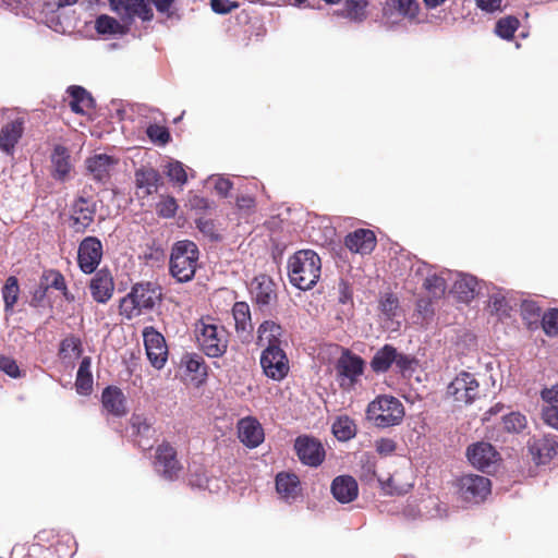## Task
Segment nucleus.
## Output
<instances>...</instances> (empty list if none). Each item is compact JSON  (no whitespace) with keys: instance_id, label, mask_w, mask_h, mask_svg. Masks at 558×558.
<instances>
[{"instance_id":"obj_33","label":"nucleus","mask_w":558,"mask_h":558,"mask_svg":"<svg viewBox=\"0 0 558 558\" xmlns=\"http://www.w3.org/2000/svg\"><path fill=\"white\" fill-rule=\"evenodd\" d=\"M396 360V348L385 344L373 356L371 367L375 373H386Z\"/></svg>"},{"instance_id":"obj_54","label":"nucleus","mask_w":558,"mask_h":558,"mask_svg":"<svg viewBox=\"0 0 558 558\" xmlns=\"http://www.w3.org/2000/svg\"><path fill=\"white\" fill-rule=\"evenodd\" d=\"M130 423L135 435H147L151 428L150 423L142 415H132Z\"/></svg>"},{"instance_id":"obj_32","label":"nucleus","mask_w":558,"mask_h":558,"mask_svg":"<svg viewBox=\"0 0 558 558\" xmlns=\"http://www.w3.org/2000/svg\"><path fill=\"white\" fill-rule=\"evenodd\" d=\"M92 360L89 356L82 359L77 369L75 388L80 395H89L93 389V375L90 372Z\"/></svg>"},{"instance_id":"obj_7","label":"nucleus","mask_w":558,"mask_h":558,"mask_svg":"<svg viewBox=\"0 0 558 558\" xmlns=\"http://www.w3.org/2000/svg\"><path fill=\"white\" fill-rule=\"evenodd\" d=\"M154 465L157 472L167 481L178 480L183 471L178 451L169 441H162L157 446Z\"/></svg>"},{"instance_id":"obj_23","label":"nucleus","mask_w":558,"mask_h":558,"mask_svg":"<svg viewBox=\"0 0 558 558\" xmlns=\"http://www.w3.org/2000/svg\"><path fill=\"white\" fill-rule=\"evenodd\" d=\"M101 403L111 415L122 417L128 413L126 399L119 387L108 386L102 390Z\"/></svg>"},{"instance_id":"obj_27","label":"nucleus","mask_w":558,"mask_h":558,"mask_svg":"<svg viewBox=\"0 0 558 558\" xmlns=\"http://www.w3.org/2000/svg\"><path fill=\"white\" fill-rule=\"evenodd\" d=\"M24 132V123L16 119L4 124L0 131V148L8 155H13L15 145Z\"/></svg>"},{"instance_id":"obj_13","label":"nucleus","mask_w":558,"mask_h":558,"mask_svg":"<svg viewBox=\"0 0 558 558\" xmlns=\"http://www.w3.org/2000/svg\"><path fill=\"white\" fill-rule=\"evenodd\" d=\"M146 355L156 369H161L168 360V348L163 336L154 327L143 330Z\"/></svg>"},{"instance_id":"obj_49","label":"nucleus","mask_w":558,"mask_h":558,"mask_svg":"<svg viewBox=\"0 0 558 558\" xmlns=\"http://www.w3.org/2000/svg\"><path fill=\"white\" fill-rule=\"evenodd\" d=\"M41 279L47 282L45 291L48 288H53L58 291L65 290L66 283L64 276L57 269L45 270Z\"/></svg>"},{"instance_id":"obj_35","label":"nucleus","mask_w":558,"mask_h":558,"mask_svg":"<svg viewBox=\"0 0 558 558\" xmlns=\"http://www.w3.org/2000/svg\"><path fill=\"white\" fill-rule=\"evenodd\" d=\"M478 281L474 276L462 275L454 282V291L463 302H470L476 295Z\"/></svg>"},{"instance_id":"obj_57","label":"nucleus","mask_w":558,"mask_h":558,"mask_svg":"<svg viewBox=\"0 0 558 558\" xmlns=\"http://www.w3.org/2000/svg\"><path fill=\"white\" fill-rule=\"evenodd\" d=\"M398 307V299L393 294H386L380 300V310L388 316H393Z\"/></svg>"},{"instance_id":"obj_46","label":"nucleus","mask_w":558,"mask_h":558,"mask_svg":"<svg viewBox=\"0 0 558 558\" xmlns=\"http://www.w3.org/2000/svg\"><path fill=\"white\" fill-rule=\"evenodd\" d=\"M398 13L409 20L416 19L420 5L416 0H392Z\"/></svg>"},{"instance_id":"obj_22","label":"nucleus","mask_w":558,"mask_h":558,"mask_svg":"<svg viewBox=\"0 0 558 558\" xmlns=\"http://www.w3.org/2000/svg\"><path fill=\"white\" fill-rule=\"evenodd\" d=\"M238 430L239 439L248 448H256L264 441V429L254 417L248 416L240 420Z\"/></svg>"},{"instance_id":"obj_37","label":"nucleus","mask_w":558,"mask_h":558,"mask_svg":"<svg viewBox=\"0 0 558 558\" xmlns=\"http://www.w3.org/2000/svg\"><path fill=\"white\" fill-rule=\"evenodd\" d=\"M332 433L340 441H348L356 435V425L348 415L339 416L332 424Z\"/></svg>"},{"instance_id":"obj_56","label":"nucleus","mask_w":558,"mask_h":558,"mask_svg":"<svg viewBox=\"0 0 558 558\" xmlns=\"http://www.w3.org/2000/svg\"><path fill=\"white\" fill-rule=\"evenodd\" d=\"M378 454L383 457L391 456L397 449V442L391 438H379L375 442Z\"/></svg>"},{"instance_id":"obj_4","label":"nucleus","mask_w":558,"mask_h":558,"mask_svg":"<svg viewBox=\"0 0 558 558\" xmlns=\"http://www.w3.org/2000/svg\"><path fill=\"white\" fill-rule=\"evenodd\" d=\"M195 337L199 349L209 357H220L227 352L229 332L211 317L196 323Z\"/></svg>"},{"instance_id":"obj_30","label":"nucleus","mask_w":558,"mask_h":558,"mask_svg":"<svg viewBox=\"0 0 558 558\" xmlns=\"http://www.w3.org/2000/svg\"><path fill=\"white\" fill-rule=\"evenodd\" d=\"M53 178L63 181L71 171L70 154L66 147L57 145L51 155Z\"/></svg>"},{"instance_id":"obj_39","label":"nucleus","mask_w":558,"mask_h":558,"mask_svg":"<svg viewBox=\"0 0 558 558\" xmlns=\"http://www.w3.org/2000/svg\"><path fill=\"white\" fill-rule=\"evenodd\" d=\"M369 0H345L344 10L348 19L354 22H363L367 17Z\"/></svg>"},{"instance_id":"obj_60","label":"nucleus","mask_w":558,"mask_h":558,"mask_svg":"<svg viewBox=\"0 0 558 558\" xmlns=\"http://www.w3.org/2000/svg\"><path fill=\"white\" fill-rule=\"evenodd\" d=\"M236 206L241 210L251 211L255 208V198L250 195H240L236 197Z\"/></svg>"},{"instance_id":"obj_12","label":"nucleus","mask_w":558,"mask_h":558,"mask_svg":"<svg viewBox=\"0 0 558 558\" xmlns=\"http://www.w3.org/2000/svg\"><path fill=\"white\" fill-rule=\"evenodd\" d=\"M102 258V243L96 236L83 239L77 250V264L84 274H93Z\"/></svg>"},{"instance_id":"obj_26","label":"nucleus","mask_w":558,"mask_h":558,"mask_svg":"<svg viewBox=\"0 0 558 558\" xmlns=\"http://www.w3.org/2000/svg\"><path fill=\"white\" fill-rule=\"evenodd\" d=\"M331 493L339 502L349 504L357 497L359 486L354 477L340 475L332 481Z\"/></svg>"},{"instance_id":"obj_38","label":"nucleus","mask_w":558,"mask_h":558,"mask_svg":"<svg viewBox=\"0 0 558 558\" xmlns=\"http://www.w3.org/2000/svg\"><path fill=\"white\" fill-rule=\"evenodd\" d=\"M20 286L15 276H10L2 288V298L5 313H12L15 303L19 300Z\"/></svg>"},{"instance_id":"obj_11","label":"nucleus","mask_w":558,"mask_h":558,"mask_svg":"<svg viewBox=\"0 0 558 558\" xmlns=\"http://www.w3.org/2000/svg\"><path fill=\"white\" fill-rule=\"evenodd\" d=\"M480 384L475 376L468 372H461L448 386V395L454 401L470 404L480 397Z\"/></svg>"},{"instance_id":"obj_34","label":"nucleus","mask_w":558,"mask_h":558,"mask_svg":"<svg viewBox=\"0 0 558 558\" xmlns=\"http://www.w3.org/2000/svg\"><path fill=\"white\" fill-rule=\"evenodd\" d=\"M542 397L548 403L543 412L544 420L548 425L558 429V386L543 391Z\"/></svg>"},{"instance_id":"obj_63","label":"nucleus","mask_w":558,"mask_h":558,"mask_svg":"<svg viewBox=\"0 0 558 558\" xmlns=\"http://www.w3.org/2000/svg\"><path fill=\"white\" fill-rule=\"evenodd\" d=\"M190 205L191 208L198 210H206L210 207L208 199L198 195H194L193 197L190 198Z\"/></svg>"},{"instance_id":"obj_5","label":"nucleus","mask_w":558,"mask_h":558,"mask_svg":"<svg viewBox=\"0 0 558 558\" xmlns=\"http://www.w3.org/2000/svg\"><path fill=\"white\" fill-rule=\"evenodd\" d=\"M367 418L377 427H390L402 422L404 407L402 402L392 396H378L366 410Z\"/></svg>"},{"instance_id":"obj_8","label":"nucleus","mask_w":558,"mask_h":558,"mask_svg":"<svg viewBox=\"0 0 558 558\" xmlns=\"http://www.w3.org/2000/svg\"><path fill=\"white\" fill-rule=\"evenodd\" d=\"M458 494L463 501L480 504L490 494L489 478L477 474H465L457 481Z\"/></svg>"},{"instance_id":"obj_53","label":"nucleus","mask_w":558,"mask_h":558,"mask_svg":"<svg viewBox=\"0 0 558 558\" xmlns=\"http://www.w3.org/2000/svg\"><path fill=\"white\" fill-rule=\"evenodd\" d=\"M239 7V2L232 0H210V8L217 14H228Z\"/></svg>"},{"instance_id":"obj_19","label":"nucleus","mask_w":558,"mask_h":558,"mask_svg":"<svg viewBox=\"0 0 558 558\" xmlns=\"http://www.w3.org/2000/svg\"><path fill=\"white\" fill-rule=\"evenodd\" d=\"M135 186L140 197H146L157 192L158 186L162 184V178L158 170L153 167L142 166L135 170Z\"/></svg>"},{"instance_id":"obj_44","label":"nucleus","mask_w":558,"mask_h":558,"mask_svg":"<svg viewBox=\"0 0 558 558\" xmlns=\"http://www.w3.org/2000/svg\"><path fill=\"white\" fill-rule=\"evenodd\" d=\"M148 138L159 145L165 146L171 141V135L168 128L159 124H150L146 130Z\"/></svg>"},{"instance_id":"obj_58","label":"nucleus","mask_w":558,"mask_h":558,"mask_svg":"<svg viewBox=\"0 0 558 558\" xmlns=\"http://www.w3.org/2000/svg\"><path fill=\"white\" fill-rule=\"evenodd\" d=\"M414 362H415L414 357L403 354V353H399L396 350V360H393V363L399 368V371L405 372V371L411 369Z\"/></svg>"},{"instance_id":"obj_45","label":"nucleus","mask_w":558,"mask_h":558,"mask_svg":"<svg viewBox=\"0 0 558 558\" xmlns=\"http://www.w3.org/2000/svg\"><path fill=\"white\" fill-rule=\"evenodd\" d=\"M376 460L371 454H363L361 458L360 478L363 482H373L376 477Z\"/></svg>"},{"instance_id":"obj_42","label":"nucleus","mask_w":558,"mask_h":558,"mask_svg":"<svg viewBox=\"0 0 558 558\" xmlns=\"http://www.w3.org/2000/svg\"><path fill=\"white\" fill-rule=\"evenodd\" d=\"M520 22L515 16L509 15L506 17L500 19L496 23L495 33L504 38V39H511L519 28Z\"/></svg>"},{"instance_id":"obj_61","label":"nucleus","mask_w":558,"mask_h":558,"mask_svg":"<svg viewBox=\"0 0 558 558\" xmlns=\"http://www.w3.org/2000/svg\"><path fill=\"white\" fill-rule=\"evenodd\" d=\"M502 0H475L476 5L486 12L500 10Z\"/></svg>"},{"instance_id":"obj_52","label":"nucleus","mask_w":558,"mask_h":558,"mask_svg":"<svg viewBox=\"0 0 558 558\" xmlns=\"http://www.w3.org/2000/svg\"><path fill=\"white\" fill-rule=\"evenodd\" d=\"M0 369L12 378H19L21 376L16 361L10 356H0Z\"/></svg>"},{"instance_id":"obj_28","label":"nucleus","mask_w":558,"mask_h":558,"mask_svg":"<svg viewBox=\"0 0 558 558\" xmlns=\"http://www.w3.org/2000/svg\"><path fill=\"white\" fill-rule=\"evenodd\" d=\"M68 94L71 97L69 106L74 113L86 114L88 110L95 107L93 96L82 86H70L68 88Z\"/></svg>"},{"instance_id":"obj_2","label":"nucleus","mask_w":558,"mask_h":558,"mask_svg":"<svg viewBox=\"0 0 558 558\" xmlns=\"http://www.w3.org/2000/svg\"><path fill=\"white\" fill-rule=\"evenodd\" d=\"M161 287L154 282L135 283L131 291L120 300L119 313L126 319L140 316L145 311H151L161 302Z\"/></svg>"},{"instance_id":"obj_6","label":"nucleus","mask_w":558,"mask_h":558,"mask_svg":"<svg viewBox=\"0 0 558 558\" xmlns=\"http://www.w3.org/2000/svg\"><path fill=\"white\" fill-rule=\"evenodd\" d=\"M364 368L365 361L345 349L335 364L336 379L340 388L347 391L354 389Z\"/></svg>"},{"instance_id":"obj_48","label":"nucleus","mask_w":558,"mask_h":558,"mask_svg":"<svg viewBox=\"0 0 558 558\" xmlns=\"http://www.w3.org/2000/svg\"><path fill=\"white\" fill-rule=\"evenodd\" d=\"M167 175L170 181L183 185L187 182V174L182 162L175 160L167 166Z\"/></svg>"},{"instance_id":"obj_29","label":"nucleus","mask_w":558,"mask_h":558,"mask_svg":"<svg viewBox=\"0 0 558 558\" xmlns=\"http://www.w3.org/2000/svg\"><path fill=\"white\" fill-rule=\"evenodd\" d=\"M235 331L250 336L253 331L250 306L246 302H235L232 307Z\"/></svg>"},{"instance_id":"obj_64","label":"nucleus","mask_w":558,"mask_h":558,"mask_svg":"<svg viewBox=\"0 0 558 558\" xmlns=\"http://www.w3.org/2000/svg\"><path fill=\"white\" fill-rule=\"evenodd\" d=\"M231 187H232V183L227 179H220L215 185L217 193L223 197H226L228 195Z\"/></svg>"},{"instance_id":"obj_41","label":"nucleus","mask_w":558,"mask_h":558,"mask_svg":"<svg viewBox=\"0 0 558 558\" xmlns=\"http://www.w3.org/2000/svg\"><path fill=\"white\" fill-rule=\"evenodd\" d=\"M95 28L101 35L124 34V27L114 17L102 14L96 19Z\"/></svg>"},{"instance_id":"obj_14","label":"nucleus","mask_w":558,"mask_h":558,"mask_svg":"<svg viewBox=\"0 0 558 558\" xmlns=\"http://www.w3.org/2000/svg\"><path fill=\"white\" fill-rule=\"evenodd\" d=\"M111 11L117 13L123 22L131 23L134 17L142 21H151L154 12L145 0H108Z\"/></svg>"},{"instance_id":"obj_16","label":"nucleus","mask_w":558,"mask_h":558,"mask_svg":"<svg viewBox=\"0 0 558 558\" xmlns=\"http://www.w3.org/2000/svg\"><path fill=\"white\" fill-rule=\"evenodd\" d=\"M377 245V238L373 230L360 228L344 238V246L352 253L368 255Z\"/></svg>"},{"instance_id":"obj_21","label":"nucleus","mask_w":558,"mask_h":558,"mask_svg":"<svg viewBox=\"0 0 558 558\" xmlns=\"http://www.w3.org/2000/svg\"><path fill=\"white\" fill-rule=\"evenodd\" d=\"M89 290L93 299L97 303H107L111 299L114 290L113 278L109 270H98L89 282Z\"/></svg>"},{"instance_id":"obj_31","label":"nucleus","mask_w":558,"mask_h":558,"mask_svg":"<svg viewBox=\"0 0 558 558\" xmlns=\"http://www.w3.org/2000/svg\"><path fill=\"white\" fill-rule=\"evenodd\" d=\"M300 480L295 474L281 472L276 476V489L284 499H294L298 496Z\"/></svg>"},{"instance_id":"obj_36","label":"nucleus","mask_w":558,"mask_h":558,"mask_svg":"<svg viewBox=\"0 0 558 558\" xmlns=\"http://www.w3.org/2000/svg\"><path fill=\"white\" fill-rule=\"evenodd\" d=\"M182 363L189 373L193 374V379L199 381L207 377V365L203 356L197 353H187L182 357Z\"/></svg>"},{"instance_id":"obj_10","label":"nucleus","mask_w":558,"mask_h":558,"mask_svg":"<svg viewBox=\"0 0 558 558\" xmlns=\"http://www.w3.org/2000/svg\"><path fill=\"white\" fill-rule=\"evenodd\" d=\"M97 211L90 197L78 196L70 206V227L75 233H84L93 225Z\"/></svg>"},{"instance_id":"obj_18","label":"nucleus","mask_w":558,"mask_h":558,"mask_svg":"<svg viewBox=\"0 0 558 558\" xmlns=\"http://www.w3.org/2000/svg\"><path fill=\"white\" fill-rule=\"evenodd\" d=\"M251 294L260 308L269 306L277 300L276 284L269 276L259 275L252 281Z\"/></svg>"},{"instance_id":"obj_47","label":"nucleus","mask_w":558,"mask_h":558,"mask_svg":"<svg viewBox=\"0 0 558 558\" xmlns=\"http://www.w3.org/2000/svg\"><path fill=\"white\" fill-rule=\"evenodd\" d=\"M178 210V204L173 196H165L156 205V211L159 217L172 218Z\"/></svg>"},{"instance_id":"obj_40","label":"nucleus","mask_w":558,"mask_h":558,"mask_svg":"<svg viewBox=\"0 0 558 558\" xmlns=\"http://www.w3.org/2000/svg\"><path fill=\"white\" fill-rule=\"evenodd\" d=\"M83 352L81 339L74 335L65 337L60 342L59 355L61 359L78 357Z\"/></svg>"},{"instance_id":"obj_20","label":"nucleus","mask_w":558,"mask_h":558,"mask_svg":"<svg viewBox=\"0 0 558 558\" xmlns=\"http://www.w3.org/2000/svg\"><path fill=\"white\" fill-rule=\"evenodd\" d=\"M529 451L536 464H546L558 453V442L551 436L534 437L529 442Z\"/></svg>"},{"instance_id":"obj_51","label":"nucleus","mask_w":558,"mask_h":558,"mask_svg":"<svg viewBox=\"0 0 558 558\" xmlns=\"http://www.w3.org/2000/svg\"><path fill=\"white\" fill-rule=\"evenodd\" d=\"M196 228L202 232L205 236L213 241H218L220 235L217 232L215 222L213 219L206 217H199L195 220Z\"/></svg>"},{"instance_id":"obj_9","label":"nucleus","mask_w":558,"mask_h":558,"mask_svg":"<svg viewBox=\"0 0 558 558\" xmlns=\"http://www.w3.org/2000/svg\"><path fill=\"white\" fill-rule=\"evenodd\" d=\"M260 366L268 378L277 381L286 378L290 371L289 359L281 347L265 348L260 354Z\"/></svg>"},{"instance_id":"obj_43","label":"nucleus","mask_w":558,"mask_h":558,"mask_svg":"<svg viewBox=\"0 0 558 558\" xmlns=\"http://www.w3.org/2000/svg\"><path fill=\"white\" fill-rule=\"evenodd\" d=\"M502 425L509 433H520L526 426V417L520 412H511L502 416Z\"/></svg>"},{"instance_id":"obj_3","label":"nucleus","mask_w":558,"mask_h":558,"mask_svg":"<svg viewBox=\"0 0 558 558\" xmlns=\"http://www.w3.org/2000/svg\"><path fill=\"white\" fill-rule=\"evenodd\" d=\"M199 250L190 240L175 242L170 252L169 274L177 282L185 283L193 280L198 267Z\"/></svg>"},{"instance_id":"obj_1","label":"nucleus","mask_w":558,"mask_h":558,"mask_svg":"<svg viewBox=\"0 0 558 558\" xmlns=\"http://www.w3.org/2000/svg\"><path fill=\"white\" fill-rule=\"evenodd\" d=\"M322 260L313 250H300L288 260V275L292 286L300 290L312 289L319 280Z\"/></svg>"},{"instance_id":"obj_24","label":"nucleus","mask_w":558,"mask_h":558,"mask_svg":"<svg viewBox=\"0 0 558 558\" xmlns=\"http://www.w3.org/2000/svg\"><path fill=\"white\" fill-rule=\"evenodd\" d=\"M118 165V159L106 155L97 154L86 159V168L94 180L104 182L110 178L111 170Z\"/></svg>"},{"instance_id":"obj_59","label":"nucleus","mask_w":558,"mask_h":558,"mask_svg":"<svg viewBox=\"0 0 558 558\" xmlns=\"http://www.w3.org/2000/svg\"><path fill=\"white\" fill-rule=\"evenodd\" d=\"M522 314L524 319H537L541 316V308L533 302L522 304Z\"/></svg>"},{"instance_id":"obj_62","label":"nucleus","mask_w":558,"mask_h":558,"mask_svg":"<svg viewBox=\"0 0 558 558\" xmlns=\"http://www.w3.org/2000/svg\"><path fill=\"white\" fill-rule=\"evenodd\" d=\"M155 5L156 10L162 14H171V9L175 2V0H150Z\"/></svg>"},{"instance_id":"obj_25","label":"nucleus","mask_w":558,"mask_h":558,"mask_svg":"<svg viewBox=\"0 0 558 558\" xmlns=\"http://www.w3.org/2000/svg\"><path fill=\"white\" fill-rule=\"evenodd\" d=\"M283 328L274 320H264L257 328L256 344L262 348L281 347Z\"/></svg>"},{"instance_id":"obj_17","label":"nucleus","mask_w":558,"mask_h":558,"mask_svg":"<svg viewBox=\"0 0 558 558\" xmlns=\"http://www.w3.org/2000/svg\"><path fill=\"white\" fill-rule=\"evenodd\" d=\"M466 457L474 468L485 471L498 461L499 453L489 442L480 441L468 447Z\"/></svg>"},{"instance_id":"obj_15","label":"nucleus","mask_w":558,"mask_h":558,"mask_svg":"<svg viewBox=\"0 0 558 558\" xmlns=\"http://www.w3.org/2000/svg\"><path fill=\"white\" fill-rule=\"evenodd\" d=\"M294 449L298 458L305 465L316 468L325 460L326 452L322 442L312 436H299L295 439Z\"/></svg>"},{"instance_id":"obj_50","label":"nucleus","mask_w":558,"mask_h":558,"mask_svg":"<svg viewBox=\"0 0 558 558\" xmlns=\"http://www.w3.org/2000/svg\"><path fill=\"white\" fill-rule=\"evenodd\" d=\"M542 326L547 336L558 335V310L551 308L542 317Z\"/></svg>"},{"instance_id":"obj_55","label":"nucleus","mask_w":558,"mask_h":558,"mask_svg":"<svg viewBox=\"0 0 558 558\" xmlns=\"http://www.w3.org/2000/svg\"><path fill=\"white\" fill-rule=\"evenodd\" d=\"M423 286L428 292L435 295L442 294L445 291V280L436 275L427 277Z\"/></svg>"}]
</instances>
